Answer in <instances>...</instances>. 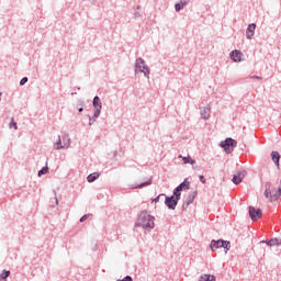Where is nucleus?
I'll use <instances>...</instances> for the list:
<instances>
[{
	"label": "nucleus",
	"mask_w": 281,
	"mask_h": 281,
	"mask_svg": "<svg viewBox=\"0 0 281 281\" xmlns=\"http://www.w3.org/2000/svg\"><path fill=\"white\" fill-rule=\"evenodd\" d=\"M69 137H64V145L63 142L60 140V137H58V140L56 143V150H60V148H69Z\"/></svg>",
	"instance_id": "10"
},
{
	"label": "nucleus",
	"mask_w": 281,
	"mask_h": 281,
	"mask_svg": "<svg viewBox=\"0 0 281 281\" xmlns=\"http://www.w3.org/2000/svg\"><path fill=\"white\" fill-rule=\"evenodd\" d=\"M87 218H89V214L83 215V216L80 218V223H85V221H87Z\"/></svg>",
	"instance_id": "27"
},
{
	"label": "nucleus",
	"mask_w": 281,
	"mask_h": 281,
	"mask_svg": "<svg viewBox=\"0 0 281 281\" xmlns=\"http://www.w3.org/2000/svg\"><path fill=\"white\" fill-rule=\"evenodd\" d=\"M136 71H140L147 78L150 76V70L148 69V66H146V61L142 58L136 59Z\"/></svg>",
	"instance_id": "5"
},
{
	"label": "nucleus",
	"mask_w": 281,
	"mask_h": 281,
	"mask_svg": "<svg viewBox=\"0 0 281 281\" xmlns=\"http://www.w3.org/2000/svg\"><path fill=\"white\" fill-rule=\"evenodd\" d=\"M150 183H153V178H149L147 181L140 183L139 186H137L135 188H144V186H150Z\"/></svg>",
	"instance_id": "19"
},
{
	"label": "nucleus",
	"mask_w": 281,
	"mask_h": 281,
	"mask_svg": "<svg viewBox=\"0 0 281 281\" xmlns=\"http://www.w3.org/2000/svg\"><path fill=\"white\" fill-rule=\"evenodd\" d=\"M195 196H196V192H193L192 195H189L188 205H190V203H192V201H194Z\"/></svg>",
	"instance_id": "21"
},
{
	"label": "nucleus",
	"mask_w": 281,
	"mask_h": 281,
	"mask_svg": "<svg viewBox=\"0 0 281 281\" xmlns=\"http://www.w3.org/2000/svg\"><path fill=\"white\" fill-rule=\"evenodd\" d=\"M221 247H223L224 249H226V250H225V254H227V251H229V248H231L232 246L229 245V241H227V240H222V239H220V240H212V241H211V249H212L213 251H216V249H221Z\"/></svg>",
	"instance_id": "4"
},
{
	"label": "nucleus",
	"mask_w": 281,
	"mask_h": 281,
	"mask_svg": "<svg viewBox=\"0 0 281 281\" xmlns=\"http://www.w3.org/2000/svg\"><path fill=\"white\" fill-rule=\"evenodd\" d=\"M99 177H100L99 172H93L88 176L87 180L89 183H93V181H95V179H98Z\"/></svg>",
	"instance_id": "16"
},
{
	"label": "nucleus",
	"mask_w": 281,
	"mask_h": 281,
	"mask_svg": "<svg viewBox=\"0 0 281 281\" xmlns=\"http://www.w3.org/2000/svg\"><path fill=\"white\" fill-rule=\"evenodd\" d=\"M179 159H182L183 164H191V166H194V164H196V161H194V159H192L190 156L188 157H183L181 155L178 156Z\"/></svg>",
	"instance_id": "14"
},
{
	"label": "nucleus",
	"mask_w": 281,
	"mask_h": 281,
	"mask_svg": "<svg viewBox=\"0 0 281 281\" xmlns=\"http://www.w3.org/2000/svg\"><path fill=\"white\" fill-rule=\"evenodd\" d=\"M25 82H27V77H24L21 79V81H20L21 87H23V85H25Z\"/></svg>",
	"instance_id": "26"
},
{
	"label": "nucleus",
	"mask_w": 281,
	"mask_h": 281,
	"mask_svg": "<svg viewBox=\"0 0 281 281\" xmlns=\"http://www.w3.org/2000/svg\"><path fill=\"white\" fill-rule=\"evenodd\" d=\"M10 128H14V131H16V128H19L16 126V123L14 122V119H12L11 123H10Z\"/></svg>",
	"instance_id": "22"
},
{
	"label": "nucleus",
	"mask_w": 281,
	"mask_h": 281,
	"mask_svg": "<svg viewBox=\"0 0 281 281\" xmlns=\"http://www.w3.org/2000/svg\"><path fill=\"white\" fill-rule=\"evenodd\" d=\"M221 146L224 148L225 153L229 155L231 153H234V149L236 146H238V142H236L234 138H226L221 143Z\"/></svg>",
	"instance_id": "3"
},
{
	"label": "nucleus",
	"mask_w": 281,
	"mask_h": 281,
	"mask_svg": "<svg viewBox=\"0 0 281 281\" xmlns=\"http://www.w3.org/2000/svg\"><path fill=\"white\" fill-rule=\"evenodd\" d=\"M272 161H274L276 166L280 168V153L272 151L271 153Z\"/></svg>",
	"instance_id": "13"
},
{
	"label": "nucleus",
	"mask_w": 281,
	"mask_h": 281,
	"mask_svg": "<svg viewBox=\"0 0 281 281\" xmlns=\"http://www.w3.org/2000/svg\"><path fill=\"white\" fill-rule=\"evenodd\" d=\"M231 58L234 63H240V60H243V53L240 50H233L231 53Z\"/></svg>",
	"instance_id": "11"
},
{
	"label": "nucleus",
	"mask_w": 281,
	"mask_h": 281,
	"mask_svg": "<svg viewBox=\"0 0 281 281\" xmlns=\"http://www.w3.org/2000/svg\"><path fill=\"white\" fill-rule=\"evenodd\" d=\"M179 201V199H177V195H172L171 198H166V205L167 207H169V210H175L177 207V202Z\"/></svg>",
	"instance_id": "9"
},
{
	"label": "nucleus",
	"mask_w": 281,
	"mask_h": 281,
	"mask_svg": "<svg viewBox=\"0 0 281 281\" xmlns=\"http://www.w3.org/2000/svg\"><path fill=\"white\" fill-rule=\"evenodd\" d=\"M47 172H49V167H43L40 171H38V177H43V175H47Z\"/></svg>",
	"instance_id": "18"
},
{
	"label": "nucleus",
	"mask_w": 281,
	"mask_h": 281,
	"mask_svg": "<svg viewBox=\"0 0 281 281\" xmlns=\"http://www.w3.org/2000/svg\"><path fill=\"white\" fill-rule=\"evenodd\" d=\"M247 177V171L246 170H240L238 171L234 177H233V183L235 186H238L243 183V179Z\"/></svg>",
	"instance_id": "8"
},
{
	"label": "nucleus",
	"mask_w": 281,
	"mask_h": 281,
	"mask_svg": "<svg viewBox=\"0 0 281 281\" xmlns=\"http://www.w3.org/2000/svg\"><path fill=\"white\" fill-rule=\"evenodd\" d=\"M262 243H266L268 245V247H278L281 245L280 240H278V238H273V239H270L268 241H262Z\"/></svg>",
	"instance_id": "15"
},
{
	"label": "nucleus",
	"mask_w": 281,
	"mask_h": 281,
	"mask_svg": "<svg viewBox=\"0 0 281 281\" xmlns=\"http://www.w3.org/2000/svg\"><path fill=\"white\" fill-rule=\"evenodd\" d=\"M249 216H250L251 221H258L262 217V211L260 209L250 206L249 207Z\"/></svg>",
	"instance_id": "7"
},
{
	"label": "nucleus",
	"mask_w": 281,
	"mask_h": 281,
	"mask_svg": "<svg viewBox=\"0 0 281 281\" xmlns=\"http://www.w3.org/2000/svg\"><path fill=\"white\" fill-rule=\"evenodd\" d=\"M79 113H82V108L79 109Z\"/></svg>",
	"instance_id": "31"
},
{
	"label": "nucleus",
	"mask_w": 281,
	"mask_h": 281,
	"mask_svg": "<svg viewBox=\"0 0 281 281\" xmlns=\"http://www.w3.org/2000/svg\"><path fill=\"white\" fill-rule=\"evenodd\" d=\"M199 179H200L201 183H205V177L200 176Z\"/></svg>",
	"instance_id": "30"
},
{
	"label": "nucleus",
	"mask_w": 281,
	"mask_h": 281,
	"mask_svg": "<svg viewBox=\"0 0 281 281\" xmlns=\"http://www.w3.org/2000/svg\"><path fill=\"white\" fill-rule=\"evenodd\" d=\"M137 225L138 227H143V229H153L155 227V216L143 211L138 216Z\"/></svg>",
	"instance_id": "2"
},
{
	"label": "nucleus",
	"mask_w": 281,
	"mask_h": 281,
	"mask_svg": "<svg viewBox=\"0 0 281 281\" xmlns=\"http://www.w3.org/2000/svg\"><path fill=\"white\" fill-rule=\"evenodd\" d=\"M188 2L184 3H176V11L179 12V10H183V7L187 5Z\"/></svg>",
	"instance_id": "20"
},
{
	"label": "nucleus",
	"mask_w": 281,
	"mask_h": 281,
	"mask_svg": "<svg viewBox=\"0 0 281 281\" xmlns=\"http://www.w3.org/2000/svg\"><path fill=\"white\" fill-rule=\"evenodd\" d=\"M161 196H166V194H159L157 198L154 199V203H159Z\"/></svg>",
	"instance_id": "24"
},
{
	"label": "nucleus",
	"mask_w": 281,
	"mask_h": 281,
	"mask_svg": "<svg viewBox=\"0 0 281 281\" xmlns=\"http://www.w3.org/2000/svg\"><path fill=\"white\" fill-rule=\"evenodd\" d=\"M265 196L271 202L278 201L281 196V186L278 181L266 183Z\"/></svg>",
	"instance_id": "1"
},
{
	"label": "nucleus",
	"mask_w": 281,
	"mask_h": 281,
	"mask_svg": "<svg viewBox=\"0 0 281 281\" xmlns=\"http://www.w3.org/2000/svg\"><path fill=\"white\" fill-rule=\"evenodd\" d=\"M100 111H102V109H95L94 119L100 116Z\"/></svg>",
	"instance_id": "25"
},
{
	"label": "nucleus",
	"mask_w": 281,
	"mask_h": 281,
	"mask_svg": "<svg viewBox=\"0 0 281 281\" xmlns=\"http://www.w3.org/2000/svg\"><path fill=\"white\" fill-rule=\"evenodd\" d=\"M200 281H209L207 274H203L200 277Z\"/></svg>",
	"instance_id": "29"
},
{
	"label": "nucleus",
	"mask_w": 281,
	"mask_h": 281,
	"mask_svg": "<svg viewBox=\"0 0 281 281\" xmlns=\"http://www.w3.org/2000/svg\"><path fill=\"white\" fill-rule=\"evenodd\" d=\"M93 106L94 109H102V101H100V97H94Z\"/></svg>",
	"instance_id": "17"
},
{
	"label": "nucleus",
	"mask_w": 281,
	"mask_h": 281,
	"mask_svg": "<svg viewBox=\"0 0 281 281\" xmlns=\"http://www.w3.org/2000/svg\"><path fill=\"white\" fill-rule=\"evenodd\" d=\"M183 190H190V181H188V179H184V181L175 189L173 195L177 199H179V196H181V192H183Z\"/></svg>",
	"instance_id": "6"
},
{
	"label": "nucleus",
	"mask_w": 281,
	"mask_h": 281,
	"mask_svg": "<svg viewBox=\"0 0 281 281\" xmlns=\"http://www.w3.org/2000/svg\"><path fill=\"white\" fill-rule=\"evenodd\" d=\"M207 280L209 281H216V277H214L212 274H207Z\"/></svg>",
	"instance_id": "28"
},
{
	"label": "nucleus",
	"mask_w": 281,
	"mask_h": 281,
	"mask_svg": "<svg viewBox=\"0 0 281 281\" xmlns=\"http://www.w3.org/2000/svg\"><path fill=\"white\" fill-rule=\"evenodd\" d=\"M254 34H256V23L249 24L246 31V37L252 38Z\"/></svg>",
	"instance_id": "12"
},
{
	"label": "nucleus",
	"mask_w": 281,
	"mask_h": 281,
	"mask_svg": "<svg viewBox=\"0 0 281 281\" xmlns=\"http://www.w3.org/2000/svg\"><path fill=\"white\" fill-rule=\"evenodd\" d=\"M10 276V271H4V273L0 274V278L2 280H5V278H8Z\"/></svg>",
	"instance_id": "23"
}]
</instances>
